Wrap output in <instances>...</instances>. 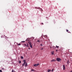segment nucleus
Segmentation results:
<instances>
[{
	"label": "nucleus",
	"mask_w": 72,
	"mask_h": 72,
	"mask_svg": "<svg viewBox=\"0 0 72 72\" xmlns=\"http://www.w3.org/2000/svg\"><path fill=\"white\" fill-rule=\"evenodd\" d=\"M23 62L24 63L22 64V66L24 67V66L25 65V67H27V63L26 62V61L25 60H23Z\"/></svg>",
	"instance_id": "1"
},
{
	"label": "nucleus",
	"mask_w": 72,
	"mask_h": 72,
	"mask_svg": "<svg viewBox=\"0 0 72 72\" xmlns=\"http://www.w3.org/2000/svg\"><path fill=\"white\" fill-rule=\"evenodd\" d=\"M28 43L30 48H32V43L30 41H28Z\"/></svg>",
	"instance_id": "2"
},
{
	"label": "nucleus",
	"mask_w": 72,
	"mask_h": 72,
	"mask_svg": "<svg viewBox=\"0 0 72 72\" xmlns=\"http://www.w3.org/2000/svg\"><path fill=\"white\" fill-rule=\"evenodd\" d=\"M56 60L58 61V62H60V61H61V60H62V59L60 58H57Z\"/></svg>",
	"instance_id": "3"
},
{
	"label": "nucleus",
	"mask_w": 72,
	"mask_h": 72,
	"mask_svg": "<svg viewBox=\"0 0 72 72\" xmlns=\"http://www.w3.org/2000/svg\"><path fill=\"white\" fill-rule=\"evenodd\" d=\"M39 64H35L33 65V66L34 67H37V66H39Z\"/></svg>",
	"instance_id": "4"
},
{
	"label": "nucleus",
	"mask_w": 72,
	"mask_h": 72,
	"mask_svg": "<svg viewBox=\"0 0 72 72\" xmlns=\"http://www.w3.org/2000/svg\"><path fill=\"white\" fill-rule=\"evenodd\" d=\"M63 70H65V69H66V67H65V65H63Z\"/></svg>",
	"instance_id": "5"
},
{
	"label": "nucleus",
	"mask_w": 72,
	"mask_h": 72,
	"mask_svg": "<svg viewBox=\"0 0 72 72\" xmlns=\"http://www.w3.org/2000/svg\"><path fill=\"white\" fill-rule=\"evenodd\" d=\"M55 61H56V60L53 59L51 60V62H55Z\"/></svg>",
	"instance_id": "6"
},
{
	"label": "nucleus",
	"mask_w": 72,
	"mask_h": 72,
	"mask_svg": "<svg viewBox=\"0 0 72 72\" xmlns=\"http://www.w3.org/2000/svg\"><path fill=\"white\" fill-rule=\"evenodd\" d=\"M54 53V52L53 51H52V52H51V54H52V55H53Z\"/></svg>",
	"instance_id": "7"
},
{
	"label": "nucleus",
	"mask_w": 72,
	"mask_h": 72,
	"mask_svg": "<svg viewBox=\"0 0 72 72\" xmlns=\"http://www.w3.org/2000/svg\"><path fill=\"white\" fill-rule=\"evenodd\" d=\"M69 60H68L67 62V63L68 64H69Z\"/></svg>",
	"instance_id": "8"
},
{
	"label": "nucleus",
	"mask_w": 72,
	"mask_h": 72,
	"mask_svg": "<svg viewBox=\"0 0 72 72\" xmlns=\"http://www.w3.org/2000/svg\"><path fill=\"white\" fill-rule=\"evenodd\" d=\"M50 71H51V70L50 69H49L48 70V72H50Z\"/></svg>",
	"instance_id": "9"
},
{
	"label": "nucleus",
	"mask_w": 72,
	"mask_h": 72,
	"mask_svg": "<svg viewBox=\"0 0 72 72\" xmlns=\"http://www.w3.org/2000/svg\"><path fill=\"white\" fill-rule=\"evenodd\" d=\"M40 7H35L36 9H40Z\"/></svg>",
	"instance_id": "10"
},
{
	"label": "nucleus",
	"mask_w": 72,
	"mask_h": 72,
	"mask_svg": "<svg viewBox=\"0 0 72 72\" xmlns=\"http://www.w3.org/2000/svg\"><path fill=\"white\" fill-rule=\"evenodd\" d=\"M21 58L23 59V56H21Z\"/></svg>",
	"instance_id": "11"
},
{
	"label": "nucleus",
	"mask_w": 72,
	"mask_h": 72,
	"mask_svg": "<svg viewBox=\"0 0 72 72\" xmlns=\"http://www.w3.org/2000/svg\"><path fill=\"white\" fill-rule=\"evenodd\" d=\"M26 47H29V46H28V44H27V45L26 46Z\"/></svg>",
	"instance_id": "12"
},
{
	"label": "nucleus",
	"mask_w": 72,
	"mask_h": 72,
	"mask_svg": "<svg viewBox=\"0 0 72 72\" xmlns=\"http://www.w3.org/2000/svg\"><path fill=\"white\" fill-rule=\"evenodd\" d=\"M56 47L57 48H59V46H56Z\"/></svg>",
	"instance_id": "13"
},
{
	"label": "nucleus",
	"mask_w": 72,
	"mask_h": 72,
	"mask_svg": "<svg viewBox=\"0 0 72 72\" xmlns=\"http://www.w3.org/2000/svg\"><path fill=\"white\" fill-rule=\"evenodd\" d=\"M17 44L18 46H19V45H21V44L20 43H17Z\"/></svg>",
	"instance_id": "14"
},
{
	"label": "nucleus",
	"mask_w": 72,
	"mask_h": 72,
	"mask_svg": "<svg viewBox=\"0 0 72 72\" xmlns=\"http://www.w3.org/2000/svg\"><path fill=\"white\" fill-rule=\"evenodd\" d=\"M53 49H55V48H56V47H55V46H53Z\"/></svg>",
	"instance_id": "15"
},
{
	"label": "nucleus",
	"mask_w": 72,
	"mask_h": 72,
	"mask_svg": "<svg viewBox=\"0 0 72 72\" xmlns=\"http://www.w3.org/2000/svg\"><path fill=\"white\" fill-rule=\"evenodd\" d=\"M35 70H34L33 69H32L31 70V71H34Z\"/></svg>",
	"instance_id": "16"
},
{
	"label": "nucleus",
	"mask_w": 72,
	"mask_h": 72,
	"mask_svg": "<svg viewBox=\"0 0 72 72\" xmlns=\"http://www.w3.org/2000/svg\"><path fill=\"white\" fill-rule=\"evenodd\" d=\"M24 46L25 47H26V44H24Z\"/></svg>",
	"instance_id": "17"
},
{
	"label": "nucleus",
	"mask_w": 72,
	"mask_h": 72,
	"mask_svg": "<svg viewBox=\"0 0 72 72\" xmlns=\"http://www.w3.org/2000/svg\"><path fill=\"white\" fill-rule=\"evenodd\" d=\"M14 70H12V72H14Z\"/></svg>",
	"instance_id": "18"
},
{
	"label": "nucleus",
	"mask_w": 72,
	"mask_h": 72,
	"mask_svg": "<svg viewBox=\"0 0 72 72\" xmlns=\"http://www.w3.org/2000/svg\"><path fill=\"white\" fill-rule=\"evenodd\" d=\"M19 64L21 63V61L20 60L19 61Z\"/></svg>",
	"instance_id": "19"
},
{
	"label": "nucleus",
	"mask_w": 72,
	"mask_h": 72,
	"mask_svg": "<svg viewBox=\"0 0 72 72\" xmlns=\"http://www.w3.org/2000/svg\"><path fill=\"white\" fill-rule=\"evenodd\" d=\"M37 42H40V40H38L37 41Z\"/></svg>",
	"instance_id": "20"
},
{
	"label": "nucleus",
	"mask_w": 72,
	"mask_h": 72,
	"mask_svg": "<svg viewBox=\"0 0 72 72\" xmlns=\"http://www.w3.org/2000/svg\"><path fill=\"white\" fill-rule=\"evenodd\" d=\"M43 49H44V48H42L41 49V50H43Z\"/></svg>",
	"instance_id": "21"
},
{
	"label": "nucleus",
	"mask_w": 72,
	"mask_h": 72,
	"mask_svg": "<svg viewBox=\"0 0 72 72\" xmlns=\"http://www.w3.org/2000/svg\"><path fill=\"white\" fill-rule=\"evenodd\" d=\"M25 42V41H22L21 42Z\"/></svg>",
	"instance_id": "22"
},
{
	"label": "nucleus",
	"mask_w": 72,
	"mask_h": 72,
	"mask_svg": "<svg viewBox=\"0 0 72 72\" xmlns=\"http://www.w3.org/2000/svg\"><path fill=\"white\" fill-rule=\"evenodd\" d=\"M26 41H29V40L28 39H27L26 40Z\"/></svg>",
	"instance_id": "23"
},
{
	"label": "nucleus",
	"mask_w": 72,
	"mask_h": 72,
	"mask_svg": "<svg viewBox=\"0 0 72 72\" xmlns=\"http://www.w3.org/2000/svg\"><path fill=\"white\" fill-rule=\"evenodd\" d=\"M66 31L67 32H68V30H66Z\"/></svg>",
	"instance_id": "24"
},
{
	"label": "nucleus",
	"mask_w": 72,
	"mask_h": 72,
	"mask_svg": "<svg viewBox=\"0 0 72 72\" xmlns=\"http://www.w3.org/2000/svg\"><path fill=\"white\" fill-rule=\"evenodd\" d=\"M0 72H2V70H0Z\"/></svg>",
	"instance_id": "25"
},
{
	"label": "nucleus",
	"mask_w": 72,
	"mask_h": 72,
	"mask_svg": "<svg viewBox=\"0 0 72 72\" xmlns=\"http://www.w3.org/2000/svg\"><path fill=\"white\" fill-rule=\"evenodd\" d=\"M52 72H53V69H52L51 70Z\"/></svg>",
	"instance_id": "26"
},
{
	"label": "nucleus",
	"mask_w": 72,
	"mask_h": 72,
	"mask_svg": "<svg viewBox=\"0 0 72 72\" xmlns=\"http://www.w3.org/2000/svg\"><path fill=\"white\" fill-rule=\"evenodd\" d=\"M40 45H41V46H42V44H40Z\"/></svg>",
	"instance_id": "27"
},
{
	"label": "nucleus",
	"mask_w": 72,
	"mask_h": 72,
	"mask_svg": "<svg viewBox=\"0 0 72 72\" xmlns=\"http://www.w3.org/2000/svg\"><path fill=\"white\" fill-rule=\"evenodd\" d=\"M56 51H57V52L58 51V50H56Z\"/></svg>",
	"instance_id": "28"
},
{
	"label": "nucleus",
	"mask_w": 72,
	"mask_h": 72,
	"mask_svg": "<svg viewBox=\"0 0 72 72\" xmlns=\"http://www.w3.org/2000/svg\"><path fill=\"white\" fill-rule=\"evenodd\" d=\"M41 24H44V23H42Z\"/></svg>",
	"instance_id": "29"
},
{
	"label": "nucleus",
	"mask_w": 72,
	"mask_h": 72,
	"mask_svg": "<svg viewBox=\"0 0 72 72\" xmlns=\"http://www.w3.org/2000/svg\"><path fill=\"white\" fill-rule=\"evenodd\" d=\"M50 48H51V46H50Z\"/></svg>",
	"instance_id": "30"
},
{
	"label": "nucleus",
	"mask_w": 72,
	"mask_h": 72,
	"mask_svg": "<svg viewBox=\"0 0 72 72\" xmlns=\"http://www.w3.org/2000/svg\"><path fill=\"white\" fill-rule=\"evenodd\" d=\"M68 33H71L70 32H68Z\"/></svg>",
	"instance_id": "31"
},
{
	"label": "nucleus",
	"mask_w": 72,
	"mask_h": 72,
	"mask_svg": "<svg viewBox=\"0 0 72 72\" xmlns=\"http://www.w3.org/2000/svg\"><path fill=\"white\" fill-rule=\"evenodd\" d=\"M28 49H29V50H30V48H29Z\"/></svg>",
	"instance_id": "32"
},
{
	"label": "nucleus",
	"mask_w": 72,
	"mask_h": 72,
	"mask_svg": "<svg viewBox=\"0 0 72 72\" xmlns=\"http://www.w3.org/2000/svg\"><path fill=\"white\" fill-rule=\"evenodd\" d=\"M2 69H4L3 68H2Z\"/></svg>",
	"instance_id": "33"
},
{
	"label": "nucleus",
	"mask_w": 72,
	"mask_h": 72,
	"mask_svg": "<svg viewBox=\"0 0 72 72\" xmlns=\"http://www.w3.org/2000/svg\"><path fill=\"white\" fill-rule=\"evenodd\" d=\"M70 72H72V70L70 71Z\"/></svg>",
	"instance_id": "34"
},
{
	"label": "nucleus",
	"mask_w": 72,
	"mask_h": 72,
	"mask_svg": "<svg viewBox=\"0 0 72 72\" xmlns=\"http://www.w3.org/2000/svg\"><path fill=\"white\" fill-rule=\"evenodd\" d=\"M41 10H42V9H40Z\"/></svg>",
	"instance_id": "35"
}]
</instances>
